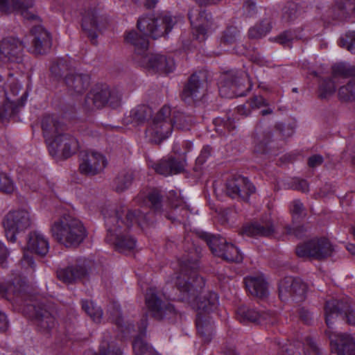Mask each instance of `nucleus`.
Segmentation results:
<instances>
[{
  "instance_id": "1",
  "label": "nucleus",
  "mask_w": 355,
  "mask_h": 355,
  "mask_svg": "<svg viewBox=\"0 0 355 355\" xmlns=\"http://www.w3.org/2000/svg\"><path fill=\"white\" fill-rule=\"evenodd\" d=\"M109 234L107 239L114 241L116 250L127 252L133 250L136 245L134 238L126 234V232L134 224L143 225L147 223V216L139 210H128L125 207H121L115 210L113 216H109L105 220Z\"/></svg>"
},
{
  "instance_id": "2",
  "label": "nucleus",
  "mask_w": 355,
  "mask_h": 355,
  "mask_svg": "<svg viewBox=\"0 0 355 355\" xmlns=\"http://www.w3.org/2000/svg\"><path fill=\"white\" fill-rule=\"evenodd\" d=\"M125 41L135 46L132 59L142 67L165 73L172 72L175 69L173 58L160 54H153L148 50V42L146 37L139 36L135 31L128 33Z\"/></svg>"
},
{
  "instance_id": "3",
  "label": "nucleus",
  "mask_w": 355,
  "mask_h": 355,
  "mask_svg": "<svg viewBox=\"0 0 355 355\" xmlns=\"http://www.w3.org/2000/svg\"><path fill=\"white\" fill-rule=\"evenodd\" d=\"M42 128L51 153L61 150L64 156L69 157L78 149V141L64 133V125L56 116H45L42 121Z\"/></svg>"
},
{
  "instance_id": "4",
  "label": "nucleus",
  "mask_w": 355,
  "mask_h": 355,
  "mask_svg": "<svg viewBox=\"0 0 355 355\" xmlns=\"http://www.w3.org/2000/svg\"><path fill=\"white\" fill-rule=\"evenodd\" d=\"M51 230L53 237L67 248L78 246L87 236L82 222L71 216H64L55 221Z\"/></svg>"
},
{
  "instance_id": "5",
  "label": "nucleus",
  "mask_w": 355,
  "mask_h": 355,
  "mask_svg": "<svg viewBox=\"0 0 355 355\" xmlns=\"http://www.w3.org/2000/svg\"><path fill=\"white\" fill-rule=\"evenodd\" d=\"M171 114V108L164 105L153 116L146 131V137L150 142L159 144L169 137L173 127Z\"/></svg>"
},
{
  "instance_id": "6",
  "label": "nucleus",
  "mask_w": 355,
  "mask_h": 355,
  "mask_svg": "<svg viewBox=\"0 0 355 355\" xmlns=\"http://www.w3.org/2000/svg\"><path fill=\"white\" fill-rule=\"evenodd\" d=\"M175 284L182 295V299L190 301L195 297L198 288H201L205 285V282L196 271L187 266H182L180 271L175 277Z\"/></svg>"
},
{
  "instance_id": "7",
  "label": "nucleus",
  "mask_w": 355,
  "mask_h": 355,
  "mask_svg": "<svg viewBox=\"0 0 355 355\" xmlns=\"http://www.w3.org/2000/svg\"><path fill=\"white\" fill-rule=\"evenodd\" d=\"M200 237L207 242L214 255L231 262H241L243 260L237 248L228 243L224 238L208 233H202Z\"/></svg>"
},
{
  "instance_id": "8",
  "label": "nucleus",
  "mask_w": 355,
  "mask_h": 355,
  "mask_svg": "<svg viewBox=\"0 0 355 355\" xmlns=\"http://www.w3.org/2000/svg\"><path fill=\"white\" fill-rule=\"evenodd\" d=\"M173 23L171 16L164 15L157 18L147 16L138 20L137 28L145 36L156 39L167 33L172 28Z\"/></svg>"
},
{
  "instance_id": "9",
  "label": "nucleus",
  "mask_w": 355,
  "mask_h": 355,
  "mask_svg": "<svg viewBox=\"0 0 355 355\" xmlns=\"http://www.w3.org/2000/svg\"><path fill=\"white\" fill-rule=\"evenodd\" d=\"M334 250L328 239H314L298 245L296 248V254L299 257L322 260L331 256Z\"/></svg>"
},
{
  "instance_id": "10",
  "label": "nucleus",
  "mask_w": 355,
  "mask_h": 355,
  "mask_svg": "<svg viewBox=\"0 0 355 355\" xmlns=\"http://www.w3.org/2000/svg\"><path fill=\"white\" fill-rule=\"evenodd\" d=\"M3 224L6 238L10 241L15 242L16 234L31 226V215L25 209L10 211L6 216Z\"/></svg>"
},
{
  "instance_id": "11",
  "label": "nucleus",
  "mask_w": 355,
  "mask_h": 355,
  "mask_svg": "<svg viewBox=\"0 0 355 355\" xmlns=\"http://www.w3.org/2000/svg\"><path fill=\"white\" fill-rule=\"evenodd\" d=\"M146 304L152 316L157 320L173 318L176 312L174 307L162 300V295L155 288H150L146 294Z\"/></svg>"
},
{
  "instance_id": "12",
  "label": "nucleus",
  "mask_w": 355,
  "mask_h": 355,
  "mask_svg": "<svg viewBox=\"0 0 355 355\" xmlns=\"http://www.w3.org/2000/svg\"><path fill=\"white\" fill-rule=\"evenodd\" d=\"M247 75L236 72L224 73L220 77L219 83L220 94L225 98H232L241 96L245 89V83L248 80Z\"/></svg>"
},
{
  "instance_id": "13",
  "label": "nucleus",
  "mask_w": 355,
  "mask_h": 355,
  "mask_svg": "<svg viewBox=\"0 0 355 355\" xmlns=\"http://www.w3.org/2000/svg\"><path fill=\"white\" fill-rule=\"evenodd\" d=\"M355 75V67L346 63L336 64L332 68V76L324 80L319 87L318 96L328 98L336 92V85L339 77L347 78Z\"/></svg>"
},
{
  "instance_id": "14",
  "label": "nucleus",
  "mask_w": 355,
  "mask_h": 355,
  "mask_svg": "<svg viewBox=\"0 0 355 355\" xmlns=\"http://www.w3.org/2000/svg\"><path fill=\"white\" fill-rule=\"evenodd\" d=\"M345 314L347 322L355 325V311L347 301H339L332 299L326 302L324 306L325 322L329 328L333 323L332 320L340 314Z\"/></svg>"
},
{
  "instance_id": "15",
  "label": "nucleus",
  "mask_w": 355,
  "mask_h": 355,
  "mask_svg": "<svg viewBox=\"0 0 355 355\" xmlns=\"http://www.w3.org/2000/svg\"><path fill=\"white\" fill-rule=\"evenodd\" d=\"M188 15L193 35L199 41H204L212 32L211 16L205 11L198 9H191Z\"/></svg>"
},
{
  "instance_id": "16",
  "label": "nucleus",
  "mask_w": 355,
  "mask_h": 355,
  "mask_svg": "<svg viewBox=\"0 0 355 355\" xmlns=\"http://www.w3.org/2000/svg\"><path fill=\"white\" fill-rule=\"evenodd\" d=\"M106 165L107 161L102 154L87 151L81 155L79 171L83 175L93 176L101 173Z\"/></svg>"
},
{
  "instance_id": "17",
  "label": "nucleus",
  "mask_w": 355,
  "mask_h": 355,
  "mask_svg": "<svg viewBox=\"0 0 355 355\" xmlns=\"http://www.w3.org/2000/svg\"><path fill=\"white\" fill-rule=\"evenodd\" d=\"M206 84L205 73L199 72L191 75L182 91V100L187 103L200 100L204 95Z\"/></svg>"
},
{
  "instance_id": "18",
  "label": "nucleus",
  "mask_w": 355,
  "mask_h": 355,
  "mask_svg": "<svg viewBox=\"0 0 355 355\" xmlns=\"http://www.w3.org/2000/svg\"><path fill=\"white\" fill-rule=\"evenodd\" d=\"M279 292L282 300L291 297L293 301L300 302L305 297L306 285L300 279L286 277L279 284Z\"/></svg>"
},
{
  "instance_id": "19",
  "label": "nucleus",
  "mask_w": 355,
  "mask_h": 355,
  "mask_svg": "<svg viewBox=\"0 0 355 355\" xmlns=\"http://www.w3.org/2000/svg\"><path fill=\"white\" fill-rule=\"evenodd\" d=\"M255 187L246 178L238 176L229 180L226 184V193L232 198L248 200L255 192Z\"/></svg>"
},
{
  "instance_id": "20",
  "label": "nucleus",
  "mask_w": 355,
  "mask_h": 355,
  "mask_svg": "<svg viewBox=\"0 0 355 355\" xmlns=\"http://www.w3.org/2000/svg\"><path fill=\"white\" fill-rule=\"evenodd\" d=\"M24 46L15 37H6L0 42V60L3 62H19L21 60Z\"/></svg>"
},
{
  "instance_id": "21",
  "label": "nucleus",
  "mask_w": 355,
  "mask_h": 355,
  "mask_svg": "<svg viewBox=\"0 0 355 355\" xmlns=\"http://www.w3.org/2000/svg\"><path fill=\"white\" fill-rule=\"evenodd\" d=\"M331 340L333 349L338 355H355V342L348 334H336L331 327L325 331Z\"/></svg>"
},
{
  "instance_id": "22",
  "label": "nucleus",
  "mask_w": 355,
  "mask_h": 355,
  "mask_svg": "<svg viewBox=\"0 0 355 355\" xmlns=\"http://www.w3.org/2000/svg\"><path fill=\"white\" fill-rule=\"evenodd\" d=\"M31 48L35 54L46 53L51 46V38L49 33L41 26L31 29Z\"/></svg>"
},
{
  "instance_id": "23",
  "label": "nucleus",
  "mask_w": 355,
  "mask_h": 355,
  "mask_svg": "<svg viewBox=\"0 0 355 355\" xmlns=\"http://www.w3.org/2000/svg\"><path fill=\"white\" fill-rule=\"evenodd\" d=\"M34 5V0H0V11L5 13L17 12L24 18L33 19L28 10Z\"/></svg>"
},
{
  "instance_id": "24",
  "label": "nucleus",
  "mask_w": 355,
  "mask_h": 355,
  "mask_svg": "<svg viewBox=\"0 0 355 355\" xmlns=\"http://www.w3.org/2000/svg\"><path fill=\"white\" fill-rule=\"evenodd\" d=\"M64 82L72 95L81 94L89 87L90 78L86 73L72 72L65 76Z\"/></svg>"
},
{
  "instance_id": "25",
  "label": "nucleus",
  "mask_w": 355,
  "mask_h": 355,
  "mask_svg": "<svg viewBox=\"0 0 355 355\" xmlns=\"http://www.w3.org/2000/svg\"><path fill=\"white\" fill-rule=\"evenodd\" d=\"M87 275L84 261H79L69 266L66 268L57 271L58 278L64 283L71 284L80 280Z\"/></svg>"
},
{
  "instance_id": "26",
  "label": "nucleus",
  "mask_w": 355,
  "mask_h": 355,
  "mask_svg": "<svg viewBox=\"0 0 355 355\" xmlns=\"http://www.w3.org/2000/svg\"><path fill=\"white\" fill-rule=\"evenodd\" d=\"M6 98L10 103L24 105L27 99V91L15 79L11 78L8 80L5 88Z\"/></svg>"
},
{
  "instance_id": "27",
  "label": "nucleus",
  "mask_w": 355,
  "mask_h": 355,
  "mask_svg": "<svg viewBox=\"0 0 355 355\" xmlns=\"http://www.w3.org/2000/svg\"><path fill=\"white\" fill-rule=\"evenodd\" d=\"M27 248L38 255L44 256L49 252V241L43 234L34 231L28 234Z\"/></svg>"
},
{
  "instance_id": "28",
  "label": "nucleus",
  "mask_w": 355,
  "mask_h": 355,
  "mask_svg": "<svg viewBox=\"0 0 355 355\" xmlns=\"http://www.w3.org/2000/svg\"><path fill=\"white\" fill-rule=\"evenodd\" d=\"M245 283L246 288L251 295L259 299H263L268 296V286L263 277H247L245 278Z\"/></svg>"
},
{
  "instance_id": "29",
  "label": "nucleus",
  "mask_w": 355,
  "mask_h": 355,
  "mask_svg": "<svg viewBox=\"0 0 355 355\" xmlns=\"http://www.w3.org/2000/svg\"><path fill=\"white\" fill-rule=\"evenodd\" d=\"M236 315L238 319L242 322H269L272 323L270 320L271 314L270 313H262L257 311L255 309H250L245 306H241L237 309Z\"/></svg>"
},
{
  "instance_id": "30",
  "label": "nucleus",
  "mask_w": 355,
  "mask_h": 355,
  "mask_svg": "<svg viewBox=\"0 0 355 355\" xmlns=\"http://www.w3.org/2000/svg\"><path fill=\"white\" fill-rule=\"evenodd\" d=\"M108 94L109 88L107 87L94 89L86 96L85 107L89 110L103 107L107 101Z\"/></svg>"
},
{
  "instance_id": "31",
  "label": "nucleus",
  "mask_w": 355,
  "mask_h": 355,
  "mask_svg": "<svg viewBox=\"0 0 355 355\" xmlns=\"http://www.w3.org/2000/svg\"><path fill=\"white\" fill-rule=\"evenodd\" d=\"M35 320L38 329L44 333H49L55 327V318L52 313L44 307H39L35 311Z\"/></svg>"
},
{
  "instance_id": "32",
  "label": "nucleus",
  "mask_w": 355,
  "mask_h": 355,
  "mask_svg": "<svg viewBox=\"0 0 355 355\" xmlns=\"http://www.w3.org/2000/svg\"><path fill=\"white\" fill-rule=\"evenodd\" d=\"M146 327V318L142 319L139 326V335L137 336L132 343V348L135 355L153 354L151 347L141 338V336L145 335Z\"/></svg>"
},
{
  "instance_id": "33",
  "label": "nucleus",
  "mask_w": 355,
  "mask_h": 355,
  "mask_svg": "<svg viewBox=\"0 0 355 355\" xmlns=\"http://www.w3.org/2000/svg\"><path fill=\"white\" fill-rule=\"evenodd\" d=\"M184 167L183 162L169 159L168 160H162L159 164H155L154 169L157 173L166 176L182 172Z\"/></svg>"
},
{
  "instance_id": "34",
  "label": "nucleus",
  "mask_w": 355,
  "mask_h": 355,
  "mask_svg": "<svg viewBox=\"0 0 355 355\" xmlns=\"http://www.w3.org/2000/svg\"><path fill=\"white\" fill-rule=\"evenodd\" d=\"M198 332L205 343H209L212 338L214 333L213 322L209 317L202 315L199 313L196 319Z\"/></svg>"
},
{
  "instance_id": "35",
  "label": "nucleus",
  "mask_w": 355,
  "mask_h": 355,
  "mask_svg": "<svg viewBox=\"0 0 355 355\" xmlns=\"http://www.w3.org/2000/svg\"><path fill=\"white\" fill-rule=\"evenodd\" d=\"M218 301V296L215 293L207 292L202 295L194 299L193 305L200 311L208 312L216 308Z\"/></svg>"
},
{
  "instance_id": "36",
  "label": "nucleus",
  "mask_w": 355,
  "mask_h": 355,
  "mask_svg": "<svg viewBox=\"0 0 355 355\" xmlns=\"http://www.w3.org/2000/svg\"><path fill=\"white\" fill-rule=\"evenodd\" d=\"M306 351H311L315 355H320V349L312 338H307L306 344L298 343L291 345L286 350V355H307Z\"/></svg>"
},
{
  "instance_id": "37",
  "label": "nucleus",
  "mask_w": 355,
  "mask_h": 355,
  "mask_svg": "<svg viewBox=\"0 0 355 355\" xmlns=\"http://www.w3.org/2000/svg\"><path fill=\"white\" fill-rule=\"evenodd\" d=\"M243 233L250 236H268L274 232V227L271 223H267L265 225L252 224L244 227Z\"/></svg>"
},
{
  "instance_id": "38",
  "label": "nucleus",
  "mask_w": 355,
  "mask_h": 355,
  "mask_svg": "<svg viewBox=\"0 0 355 355\" xmlns=\"http://www.w3.org/2000/svg\"><path fill=\"white\" fill-rule=\"evenodd\" d=\"M82 27L92 40L97 37V17L94 11L89 12L83 18Z\"/></svg>"
},
{
  "instance_id": "39",
  "label": "nucleus",
  "mask_w": 355,
  "mask_h": 355,
  "mask_svg": "<svg viewBox=\"0 0 355 355\" xmlns=\"http://www.w3.org/2000/svg\"><path fill=\"white\" fill-rule=\"evenodd\" d=\"M270 30V20L269 19H264L249 29L248 37L250 39L258 40L266 36Z\"/></svg>"
},
{
  "instance_id": "40",
  "label": "nucleus",
  "mask_w": 355,
  "mask_h": 355,
  "mask_svg": "<svg viewBox=\"0 0 355 355\" xmlns=\"http://www.w3.org/2000/svg\"><path fill=\"white\" fill-rule=\"evenodd\" d=\"M171 119L173 126L180 130H189L193 123V117L192 116L179 111H173V116Z\"/></svg>"
},
{
  "instance_id": "41",
  "label": "nucleus",
  "mask_w": 355,
  "mask_h": 355,
  "mask_svg": "<svg viewBox=\"0 0 355 355\" xmlns=\"http://www.w3.org/2000/svg\"><path fill=\"white\" fill-rule=\"evenodd\" d=\"M354 67H355V66ZM338 96L340 100L343 101L355 100V78H353L346 85L341 86L338 89Z\"/></svg>"
},
{
  "instance_id": "42",
  "label": "nucleus",
  "mask_w": 355,
  "mask_h": 355,
  "mask_svg": "<svg viewBox=\"0 0 355 355\" xmlns=\"http://www.w3.org/2000/svg\"><path fill=\"white\" fill-rule=\"evenodd\" d=\"M132 180V172L123 171L120 173L114 180L115 190L117 192L125 191L131 185Z\"/></svg>"
},
{
  "instance_id": "43",
  "label": "nucleus",
  "mask_w": 355,
  "mask_h": 355,
  "mask_svg": "<svg viewBox=\"0 0 355 355\" xmlns=\"http://www.w3.org/2000/svg\"><path fill=\"white\" fill-rule=\"evenodd\" d=\"M82 308L94 322H100L103 315L102 310L97 307L92 301L83 300Z\"/></svg>"
},
{
  "instance_id": "44",
  "label": "nucleus",
  "mask_w": 355,
  "mask_h": 355,
  "mask_svg": "<svg viewBox=\"0 0 355 355\" xmlns=\"http://www.w3.org/2000/svg\"><path fill=\"white\" fill-rule=\"evenodd\" d=\"M24 105H19L18 103H12L6 99L5 102L0 106V118L2 121L8 119L16 114L19 109Z\"/></svg>"
},
{
  "instance_id": "45",
  "label": "nucleus",
  "mask_w": 355,
  "mask_h": 355,
  "mask_svg": "<svg viewBox=\"0 0 355 355\" xmlns=\"http://www.w3.org/2000/svg\"><path fill=\"white\" fill-rule=\"evenodd\" d=\"M51 71L55 76L62 77L64 80L65 76L73 72L67 62L64 60H60L57 63L53 64L51 67Z\"/></svg>"
},
{
  "instance_id": "46",
  "label": "nucleus",
  "mask_w": 355,
  "mask_h": 355,
  "mask_svg": "<svg viewBox=\"0 0 355 355\" xmlns=\"http://www.w3.org/2000/svg\"><path fill=\"white\" fill-rule=\"evenodd\" d=\"M150 114L151 109L145 105H139L132 109L130 112V116L137 122L144 121Z\"/></svg>"
},
{
  "instance_id": "47",
  "label": "nucleus",
  "mask_w": 355,
  "mask_h": 355,
  "mask_svg": "<svg viewBox=\"0 0 355 355\" xmlns=\"http://www.w3.org/2000/svg\"><path fill=\"white\" fill-rule=\"evenodd\" d=\"M15 189L12 180L6 173H0V191L3 193H10Z\"/></svg>"
},
{
  "instance_id": "48",
  "label": "nucleus",
  "mask_w": 355,
  "mask_h": 355,
  "mask_svg": "<svg viewBox=\"0 0 355 355\" xmlns=\"http://www.w3.org/2000/svg\"><path fill=\"white\" fill-rule=\"evenodd\" d=\"M340 46L345 47L349 51L355 53V31H349L345 35V38H342Z\"/></svg>"
},
{
  "instance_id": "49",
  "label": "nucleus",
  "mask_w": 355,
  "mask_h": 355,
  "mask_svg": "<svg viewBox=\"0 0 355 355\" xmlns=\"http://www.w3.org/2000/svg\"><path fill=\"white\" fill-rule=\"evenodd\" d=\"M121 92L115 89H109V94L107 96V101L106 104H108L110 106L112 107H117L119 106L121 101Z\"/></svg>"
},
{
  "instance_id": "50",
  "label": "nucleus",
  "mask_w": 355,
  "mask_h": 355,
  "mask_svg": "<svg viewBox=\"0 0 355 355\" xmlns=\"http://www.w3.org/2000/svg\"><path fill=\"white\" fill-rule=\"evenodd\" d=\"M247 103L252 109H259L263 106H268V103L261 96H254L250 98Z\"/></svg>"
},
{
  "instance_id": "51",
  "label": "nucleus",
  "mask_w": 355,
  "mask_h": 355,
  "mask_svg": "<svg viewBox=\"0 0 355 355\" xmlns=\"http://www.w3.org/2000/svg\"><path fill=\"white\" fill-rule=\"evenodd\" d=\"M291 212L293 218L298 219L304 213V207L299 200H294L291 205Z\"/></svg>"
},
{
  "instance_id": "52",
  "label": "nucleus",
  "mask_w": 355,
  "mask_h": 355,
  "mask_svg": "<svg viewBox=\"0 0 355 355\" xmlns=\"http://www.w3.org/2000/svg\"><path fill=\"white\" fill-rule=\"evenodd\" d=\"M237 35V30L234 28H230L225 32L222 40L224 43L232 44L236 40Z\"/></svg>"
},
{
  "instance_id": "53",
  "label": "nucleus",
  "mask_w": 355,
  "mask_h": 355,
  "mask_svg": "<svg viewBox=\"0 0 355 355\" xmlns=\"http://www.w3.org/2000/svg\"><path fill=\"white\" fill-rule=\"evenodd\" d=\"M293 39L294 35L291 31H285L276 37L274 40L284 46H287Z\"/></svg>"
},
{
  "instance_id": "54",
  "label": "nucleus",
  "mask_w": 355,
  "mask_h": 355,
  "mask_svg": "<svg viewBox=\"0 0 355 355\" xmlns=\"http://www.w3.org/2000/svg\"><path fill=\"white\" fill-rule=\"evenodd\" d=\"M282 18L286 22H290L296 19L297 10L295 7L293 6L292 7L284 8Z\"/></svg>"
},
{
  "instance_id": "55",
  "label": "nucleus",
  "mask_w": 355,
  "mask_h": 355,
  "mask_svg": "<svg viewBox=\"0 0 355 355\" xmlns=\"http://www.w3.org/2000/svg\"><path fill=\"white\" fill-rule=\"evenodd\" d=\"M85 355H121V351L119 348L110 347L107 349L101 347L99 354L93 352L92 351H87L85 353Z\"/></svg>"
},
{
  "instance_id": "56",
  "label": "nucleus",
  "mask_w": 355,
  "mask_h": 355,
  "mask_svg": "<svg viewBox=\"0 0 355 355\" xmlns=\"http://www.w3.org/2000/svg\"><path fill=\"white\" fill-rule=\"evenodd\" d=\"M148 199L153 209H158L159 208L161 197L157 191L150 192L148 196Z\"/></svg>"
},
{
  "instance_id": "57",
  "label": "nucleus",
  "mask_w": 355,
  "mask_h": 355,
  "mask_svg": "<svg viewBox=\"0 0 355 355\" xmlns=\"http://www.w3.org/2000/svg\"><path fill=\"white\" fill-rule=\"evenodd\" d=\"M0 292L2 293V295L6 297H9L10 294H17V293L20 292L19 288H17L14 284H9L8 286H6L3 285L0 286Z\"/></svg>"
},
{
  "instance_id": "58",
  "label": "nucleus",
  "mask_w": 355,
  "mask_h": 355,
  "mask_svg": "<svg viewBox=\"0 0 355 355\" xmlns=\"http://www.w3.org/2000/svg\"><path fill=\"white\" fill-rule=\"evenodd\" d=\"M171 205L177 211L178 208L181 207V210L184 212L183 216L187 217V206L182 198L177 197L174 200H171Z\"/></svg>"
},
{
  "instance_id": "59",
  "label": "nucleus",
  "mask_w": 355,
  "mask_h": 355,
  "mask_svg": "<svg viewBox=\"0 0 355 355\" xmlns=\"http://www.w3.org/2000/svg\"><path fill=\"white\" fill-rule=\"evenodd\" d=\"M324 161L322 156L320 155H313L308 159V165L311 168H315L320 166Z\"/></svg>"
},
{
  "instance_id": "60",
  "label": "nucleus",
  "mask_w": 355,
  "mask_h": 355,
  "mask_svg": "<svg viewBox=\"0 0 355 355\" xmlns=\"http://www.w3.org/2000/svg\"><path fill=\"white\" fill-rule=\"evenodd\" d=\"M306 231L305 228L303 226H299L295 228H292L291 227H286L285 228V233L287 234H294L297 237H301L303 235V233Z\"/></svg>"
},
{
  "instance_id": "61",
  "label": "nucleus",
  "mask_w": 355,
  "mask_h": 355,
  "mask_svg": "<svg viewBox=\"0 0 355 355\" xmlns=\"http://www.w3.org/2000/svg\"><path fill=\"white\" fill-rule=\"evenodd\" d=\"M211 148L209 146H205L201 150V153L198 157L197 158V161L200 164H203L206 159L211 155Z\"/></svg>"
},
{
  "instance_id": "62",
  "label": "nucleus",
  "mask_w": 355,
  "mask_h": 355,
  "mask_svg": "<svg viewBox=\"0 0 355 355\" xmlns=\"http://www.w3.org/2000/svg\"><path fill=\"white\" fill-rule=\"evenodd\" d=\"M299 315L300 320L305 324H310L312 321V315L311 313L304 309H301L300 310Z\"/></svg>"
},
{
  "instance_id": "63",
  "label": "nucleus",
  "mask_w": 355,
  "mask_h": 355,
  "mask_svg": "<svg viewBox=\"0 0 355 355\" xmlns=\"http://www.w3.org/2000/svg\"><path fill=\"white\" fill-rule=\"evenodd\" d=\"M255 4L252 1H246L243 6L244 12L248 16H252L255 12Z\"/></svg>"
},
{
  "instance_id": "64",
  "label": "nucleus",
  "mask_w": 355,
  "mask_h": 355,
  "mask_svg": "<svg viewBox=\"0 0 355 355\" xmlns=\"http://www.w3.org/2000/svg\"><path fill=\"white\" fill-rule=\"evenodd\" d=\"M8 321L7 320L6 315L0 311V331H5L8 329Z\"/></svg>"
}]
</instances>
